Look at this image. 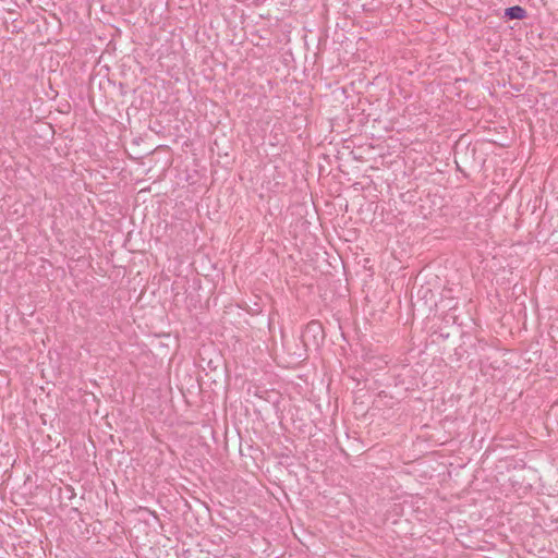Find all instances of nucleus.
<instances>
[{"label": "nucleus", "instance_id": "2", "mask_svg": "<svg viewBox=\"0 0 558 558\" xmlns=\"http://www.w3.org/2000/svg\"><path fill=\"white\" fill-rule=\"evenodd\" d=\"M505 17L509 20H523L526 17V11L521 5L509 7L505 10Z\"/></svg>", "mask_w": 558, "mask_h": 558}, {"label": "nucleus", "instance_id": "1", "mask_svg": "<svg viewBox=\"0 0 558 558\" xmlns=\"http://www.w3.org/2000/svg\"><path fill=\"white\" fill-rule=\"evenodd\" d=\"M325 339L323 325L318 320H311L303 333L302 340L306 347H318Z\"/></svg>", "mask_w": 558, "mask_h": 558}]
</instances>
